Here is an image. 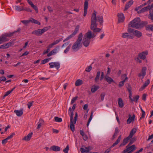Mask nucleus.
Masks as SVG:
<instances>
[{"label": "nucleus", "mask_w": 153, "mask_h": 153, "mask_svg": "<svg viewBox=\"0 0 153 153\" xmlns=\"http://www.w3.org/2000/svg\"><path fill=\"white\" fill-rule=\"evenodd\" d=\"M148 54V51H145L140 53L138 55V56L140 59H144L146 57V56Z\"/></svg>", "instance_id": "2eb2a0df"}, {"label": "nucleus", "mask_w": 153, "mask_h": 153, "mask_svg": "<svg viewBox=\"0 0 153 153\" xmlns=\"http://www.w3.org/2000/svg\"><path fill=\"white\" fill-rule=\"evenodd\" d=\"M68 114L70 115V121H73V117L74 116L73 111H72L71 108L70 107L69 109Z\"/></svg>", "instance_id": "cd10ccee"}, {"label": "nucleus", "mask_w": 153, "mask_h": 153, "mask_svg": "<svg viewBox=\"0 0 153 153\" xmlns=\"http://www.w3.org/2000/svg\"><path fill=\"white\" fill-rule=\"evenodd\" d=\"M94 37L95 36L94 34H92L91 32V31H89L85 34L84 38H91V37L94 38Z\"/></svg>", "instance_id": "f3484780"}, {"label": "nucleus", "mask_w": 153, "mask_h": 153, "mask_svg": "<svg viewBox=\"0 0 153 153\" xmlns=\"http://www.w3.org/2000/svg\"><path fill=\"white\" fill-rule=\"evenodd\" d=\"M49 65L50 68H55L57 69H58L60 67V63L58 62H50Z\"/></svg>", "instance_id": "1a4fd4ad"}, {"label": "nucleus", "mask_w": 153, "mask_h": 153, "mask_svg": "<svg viewBox=\"0 0 153 153\" xmlns=\"http://www.w3.org/2000/svg\"><path fill=\"white\" fill-rule=\"evenodd\" d=\"M50 51V49H49V48H48L47 47V50L46 51H44L43 53V54L45 55V54H46V53H48L49 51Z\"/></svg>", "instance_id": "338daca9"}, {"label": "nucleus", "mask_w": 153, "mask_h": 153, "mask_svg": "<svg viewBox=\"0 0 153 153\" xmlns=\"http://www.w3.org/2000/svg\"><path fill=\"white\" fill-rule=\"evenodd\" d=\"M151 6L152 4H151V5H148L147 6L144 7L141 9L140 10L138 11V13H141L145 12L148 10H149L150 9H151Z\"/></svg>", "instance_id": "f8f14e48"}, {"label": "nucleus", "mask_w": 153, "mask_h": 153, "mask_svg": "<svg viewBox=\"0 0 153 153\" xmlns=\"http://www.w3.org/2000/svg\"><path fill=\"white\" fill-rule=\"evenodd\" d=\"M125 82V80H122V81L120 82L119 84V87H120L123 86L124 85Z\"/></svg>", "instance_id": "5fc2aeb1"}, {"label": "nucleus", "mask_w": 153, "mask_h": 153, "mask_svg": "<svg viewBox=\"0 0 153 153\" xmlns=\"http://www.w3.org/2000/svg\"><path fill=\"white\" fill-rule=\"evenodd\" d=\"M105 95V93H102L100 95L101 100L102 101H103L104 99V97Z\"/></svg>", "instance_id": "8fccbe9b"}, {"label": "nucleus", "mask_w": 153, "mask_h": 153, "mask_svg": "<svg viewBox=\"0 0 153 153\" xmlns=\"http://www.w3.org/2000/svg\"><path fill=\"white\" fill-rule=\"evenodd\" d=\"M105 79L107 81L109 84H110L111 82H114V80L112 79H111V77H110L109 76H105Z\"/></svg>", "instance_id": "473e14b6"}, {"label": "nucleus", "mask_w": 153, "mask_h": 153, "mask_svg": "<svg viewBox=\"0 0 153 153\" xmlns=\"http://www.w3.org/2000/svg\"><path fill=\"white\" fill-rule=\"evenodd\" d=\"M20 4L22 6H15V9L16 10L18 11H21L22 10H24V7L22 6V5H23L24 4L23 3H21Z\"/></svg>", "instance_id": "6ab92c4d"}, {"label": "nucleus", "mask_w": 153, "mask_h": 153, "mask_svg": "<svg viewBox=\"0 0 153 153\" xmlns=\"http://www.w3.org/2000/svg\"><path fill=\"white\" fill-rule=\"evenodd\" d=\"M77 98L78 97L77 96L73 98L71 100V104H72L76 101Z\"/></svg>", "instance_id": "864d4df0"}, {"label": "nucleus", "mask_w": 153, "mask_h": 153, "mask_svg": "<svg viewBox=\"0 0 153 153\" xmlns=\"http://www.w3.org/2000/svg\"><path fill=\"white\" fill-rule=\"evenodd\" d=\"M21 22L24 24L26 25L29 23L30 22V19L28 20H22Z\"/></svg>", "instance_id": "09e8293b"}, {"label": "nucleus", "mask_w": 153, "mask_h": 153, "mask_svg": "<svg viewBox=\"0 0 153 153\" xmlns=\"http://www.w3.org/2000/svg\"><path fill=\"white\" fill-rule=\"evenodd\" d=\"M100 71H98L97 74V75L96 77L95 78L94 80L95 82H97L98 81V80L99 79V77L100 76Z\"/></svg>", "instance_id": "58836bf2"}, {"label": "nucleus", "mask_w": 153, "mask_h": 153, "mask_svg": "<svg viewBox=\"0 0 153 153\" xmlns=\"http://www.w3.org/2000/svg\"><path fill=\"white\" fill-rule=\"evenodd\" d=\"M149 83L150 81L149 79H148L146 81L143 85L140 88V91H142L149 84Z\"/></svg>", "instance_id": "5701e85b"}, {"label": "nucleus", "mask_w": 153, "mask_h": 153, "mask_svg": "<svg viewBox=\"0 0 153 153\" xmlns=\"http://www.w3.org/2000/svg\"><path fill=\"white\" fill-rule=\"evenodd\" d=\"M40 122L38 123V126L37 127V129H39L42 126V123L43 122V120H40Z\"/></svg>", "instance_id": "a18cd8bd"}, {"label": "nucleus", "mask_w": 153, "mask_h": 153, "mask_svg": "<svg viewBox=\"0 0 153 153\" xmlns=\"http://www.w3.org/2000/svg\"><path fill=\"white\" fill-rule=\"evenodd\" d=\"M14 112L18 117L21 116L23 114V110L22 109L15 110L14 111Z\"/></svg>", "instance_id": "a878e982"}, {"label": "nucleus", "mask_w": 153, "mask_h": 153, "mask_svg": "<svg viewBox=\"0 0 153 153\" xmlns=\"http://www.w3.org/2000/svg\"><path fill=\"white\" fill-rule=\"evenodd\" d=\"M82 46L81 40L78 39L76 41L73 45L72 49L74 51H76L80 48Z\"/></svg>", "instance_id": "39448f33"}, {"label": "nucleus", "mask_w": 153, "mask_h": 153, "mask_svg": "<svg viewBox=\"0 0 153 153\" xmlns=\"http://www.w3.org/2000/svg\"><path fill=\"white\" fill-rule=\"evenodd\" d=\"M136 140V139L135 138H133L130 139V142L128 144V145H130L132 144Z\"/></svg>", "instance_id": "4d7b16f0"}, {"label": "nucleus", "mask_w": 153, "mask_h": 153, "mask_svg": "<svg viewBox=\"0 0 153 153\" xmlns=\"http://www.w3.org/2000/svg\"><path fill=\"white\" fill-rule=\"evenodd\" d=\"M33 135V133L31 132L29 133L27 136H25L23 139V140L28 141L30 140Z\"/></svg>", "instance_id": "393cba45"}, {"label": "nucleus", "mask_w": 153, "mask_h": 153, "mask_svg": "<svg viewBox=\"0 0 153 153\" xmlns=\"http://www.w3.org/2000/svg\"><path fill=\"white\" fill-rule=\"evenodd\" d=\"M70 49V46H68V47H67L66 48V49H65V51H64V53H67L68 51H69V49Z\"/></svg>", "instance_id": "e2e57ef3"}, {"label": "nucleus", "mask_w": 153, "mask_h": 153, "mask_svg": "<svg viewBox=\"0 0 153 153\" xmlns=\"http://www.w3.org/2000/svg\"><path fill=\"white\" fill-rule=\"evenodd\" d=\"M118 17V22L119 23L123 22L125 19L123 14L122 13H118L117 15Z\"/></svg>", "instance_id": "4468645a"}, {"label": "nucleus", "mask_w": 153, "mask_h": 153, "mask_svg": "<svg viewBox=\"0 0 153 153\" xmlns=\"http://www.w3.org/2000/svg\"><path fill=\"white\" fill-rule=\"evenodd\" d=\"M21 29L19 28L16 31L12 33H5L1 36L0 38H6L7 37H11L13 36L16 37L20 33Z\"/></svg>", "instance_id": "f03ea898"}, {"label": "nucleus", "mask_w": 153, "mask_h": 153, "mask_svg": "<svg viewBox=\"0 0 153 153\" xmlns=\"http://www.w3.org/2000/svg\"><path fill=\"white\" fill-rule=\"evenodd\" d=\"M92 69V67L91 65H90L87 67L85 69V71L88 72H89Z\"/></svg>", "instance_id": "603ef678"}, {"label": "nucleus", "mask_w": 153, "mask_h": 153, "mask_svg": "<svg viewBox=\"0 0 153 153\" xmlns=\"http://www.w3.org/2000/svg\"><path fill=\"white\" fill-rule=\"evenodd\" d=\"M50 60V58L45 59L42 61L41 64H44L49 62Z\"/></svg>", "instance_id": "c03bdc74"}, {"label": "nucleus", "mask_w": 153, "mask_h": 153, "mask_svg": "<svg viewBox=\"0 0 153 153\" xmlns=\"http://www.w3.org/2000/svg\"><path fill=\"white\" fill-rule=\"evenodd\" d=\"M129 36V34L127 33H124L122 34V37L124 38H128Z\"/></svg>", "instance_id": "49530a36"}, {"label": "nucleus", "mask_w": 153, "mask_h": 153, "mask_svg": "<svg viewBox=\"0 0 153 153\" xmlns=\"http://www.w3.org/2000/svg\"><path fill=\"white\" fill-rule=\"evenodd\" d=\"M137 128H133L131 131L129 136L125 138L123 142L120 146V147L126 145L128 142V141L130 139L132 138L133 135L136 133L137 131Z\"/></svg>", "instance_id": "7ed1b4c3"}, {"label": "nucleus", "mask_w": 153, "mask_h": 153, "mask_svg": "<svg viewBox=\"0 0 153 153\" xmlns=\"http://www.w3.org/2000/svg\"><path fill=\"white\" fill-rule=\"evenodd\" d=\"M28 3L31 5V6L36 11V13H38V9L37 7L30 0H27Z\"/></svg>", "instance_id": "4be33fe9"}, {"label": "nucleus", "mask_w": 153, "mask_h": 153, "mask_svg": "<svg viewBox=\"0 0 153 153\" xmlns=\"http://www.w3.org/2000/svg\"><path fill=\"white\" fill-rule=\"evenodd\" d=\"M118 101L119 106L120 108H122L124 106V104L122 99L119 98L118 99Z\"/></svg>", "instance_id": "72a5a7b5"}, {"label": "nucleus", "mask_w": 153, "mask_h": 153, "mask_svg": "<svg viewBox=\"0 0 153 153\" xmlns=\"http://www.w3.org/2000/svg\"><path fill=\"white\" fill-rule=\"evenodd\" d=\"M32 33L36 35H40L42 34V33L41 29H39L33 32Z\"/></svg>", "instance_id": "7c9ffc66"}, {"label": "nucleus", "mask_w": 153, "mask_h": 153, "mask_svg": "<svg viewBox=\"0 0 153 153\" xmlns=\"http://www.w3.org/2000/svg\"><path fill=\"white\" fill-rule=\"evenodd\" d=\"M146 29L148 31H153V25H147L146 26Z\"/></svg>", "instance_id": "f704fd0d"}, {"label": "nucleus", "mask_w": 153, "mask_h": 153, "mask_svg": "<svg viewBox=\"0 0 153 153\" xmlns=\"http://www.w3.org/2000/svg\"><path fill=\"white\" fill-rule=\"evenodd\" d=\"M128 31L129 33H133L138 38L140 37L142 35V33L141 32L131 28H128Z\"/></svg>", "instance_id": "0eeeda50"}, {"label": "nucleus", "mask_w": 153, "mask_h": 153, "mask_svg": "<svg viewBox=\"0 0 153 153\" xmlns=\"http://www.w3.org/2000/svg\"><path fill=\"white\" fill-rule=\"evenodd\" d=\"M79 26H76L74 31L73 33L71 34L68 37V38H71L73 37L78 32L79 30Z\"/></svg>", "instance_id": "412c9836"}, {"label": "nucleus", "mask_w": 153, "mask_h": 153, "mask_svg": "<svg viewBox=\"0 0 153 153\" xmlns=\"http://www.w3.org/2000/svg\"><path fill=\"white\" fill-rule=\"evenodd\" d=\"M99 88V86L98 85H94L91 88V90L92 92H95Z\"/></svg>", "instance_id": "c756f323"}, {"label": "nucleus", "mask_w": 153, "mask_h": 153, "mask_svg": "<svg viewBox=\"0 0 153 153\" xmlns=\"http://www.w3.org/2000/svg\"><path fill=\"white\" fill-rule=\"evenodd\" d=\"M128 93L129 94V97H130V96H132V92L131 89L130 88H129V87H128Z\"/></svg>", "instance_id": "13d9d810"}, {"label": "nucleus", "mask_w": 153, "mask_h": 153, "mask_svg": "<svg viewBox=\"0 0 153 153\" xmlns=\"http://www.w3.org/2000/svg\"><path fill=\"white\" fill-rule=\"evenodd\" d=\"M146 67H143L141 72L138 74V76L142 79H143L146 75Z\"/></svg>", "instance_id": "9d476101"}, {"label": "nucleus", "mask_w": 153, "mask_h": 153, "mask_svg": "<svg viewBox=\"0 0 153 153\" xmlns=\"http://www.w3.org/2000/svg\"><path fill=\"white\" fill-rule=\"evenodd\" d=\"M88 107V104H85L84 105L83 107V109L84 110H87Z\"/></svg>", "instance_id": "052dcab7"}, {"label": "nucleus", "mask_w": 153, "mask_h": 153, "mask_svg": "<svg viewBox=\"0 0 153 153\" xmlns=\"http://www.w3.org/2000/svg\"><path fill=\"white\" fill-rule=\"evenodd\" d=\"M81 40V43L83 45L87 47L89 45L90 42V39H80Z\"/></svg>", "instance_id": "9b49d317"}, {"label": "nucleus", "mask_w": 153, "mask_h": 153, "mask_svg": "<svg viewBox=\"0 0 153 153\" xmlns=\"http://www.w3.org/2000/svg\"><path fill=\"white\" fill-rule=\"evenodd\" d=\"M82 84V81L80 79H79L76 81L75 85L76 86H78L81 85Z\"/></svg>", "instance_id": "e433bc0d"}, {"label": "nucleus", "mask_w": 153, "mask_h": 153, "mask_svg": "<svg viewBox=\"0 0 153 153\" xmlns=\"http://www.w3.org/2000/svg\"><path fill=\"white\" fill-rule=\"evenodd\" d=\"M54 120L56 122H60L62 121L61 118L58 117H54Z\"/></svg>", "instance_id": "79ce46f5"}, {"label": "nucleus", "mask_w": 153, "mask_h": 153, "mask_svg": "<svg viewBox=\"0 0 153 153\" xmlns=\"http://www.w3.org/2000/svg\"><path fill=\"white\" fill-rule=\"evenodd\" d=\"M12 42H9L7 43L4 44L3 45L4 47V49L7 48L10 46H11L12 45Z\"/></svg>", "instance_id": "ea45409f"}, {"label": "nucleus", "mask_w": 153, "mask_h": 153, "mask_svg": "<svg viewBox=\"0 0 153 153\" xmlns=\"http://www.w3.org/2000/svg\"><path fill=\"white\" fill-rule=\"evenodd\" d=\"M128 145L126 146V148L124 150L122 153H131L136 149L135 145H133L131 146Z\"/></svg>", "instance_id": "423d86ee"}, {"label": "nucleus", "mask_w": 153, "mask_h": 153, "mask_svg": "<svg viewBox=\"0 0 153 153\" xmlns=\"http://www.w3.org/2000/svg\"><path fill=\"white\" fill-rule=\"evenodd\" d=\"M60 148L58 146H53L51 147L50 149V150H53L54 151H59L60 150Z\"/></svg>", "instance_id": "bb28decb"}, {"label": "nucleus", "mask_w": 153, "mask_h": 153, "mask_svg": "<svg viewBox=\"0 0 153 153\" xmlns=\"http://www.w3.org/2000/svg\"><path fill=\"white\" fill-rule=\"evenodd\" d=\"M140 19L139 18H136L130 22L129 26L130 27L138 29L140 28Z\"/></svg>", "instance_id": "20e7f679"}, {"label": "nucleus", "mask_w": 153, "mask_h": 153, "mask_svg": "<svg viewBox=\"0 0 153 153\" xmlns=\"http://www.w3.org/2000/svg\"><path fill=\"white\" fill-rule=\"evenodd\" d=\"M78 114L76 112L75 114V116L74 118L73 121H70V128L72 131H74L75 130L74 124H76Z\"/></svg>", "instance_id": "6e6552de"}, {"label": "nucleus", "mask_w": 153, "mask_h": 153, "mask_svg": "<svg viewBox=\"0 0 153 153\" xmlns=\"http://www.w3.org/2000/svg\"><path fill=\"white\" fill-rule=\"evenodd\" d=\"M69 150V147L68 145L66 146V147L63 149V151L65 153H68Z\"/></svg>", "instance_id": "3c124183"}, {"label": "nucleus", "mask_w": 153, "mask_h": 153, "mask_svg": "<svg viewBox=\"0 0 153 153\" xmlns=\"http://www.w3.org/2000/svg\"><path fill=\"white\" fill-rule=\"evenodd\" d=\"M47 8L49 12H53V10L52 9L51 7L50 6H48L47 7Z\"/></svg>", "instance_id": "69168bd1"}, {"label": "nucleus", "mask_w": 153, "mask_h": 153, "mask_svg": "<svg viewBox=\"0 0 153 153\" xmlns=\"http://www.w3.org/2000/svg\"><path fill=\"white\" fill-rule=\"evenodd\" d=\"M0 80L2 81H4L6 80V78L4 76H2L0 77Z\"/></svg>", "instance_id": "774afa93"}, {"label": "nucleus", "mask_w": 153, "mask_h": 153, "mask_svg": "<svg viewBox=\"0 0 153 153\" xmlns=\"http://www.w3.org/2000/svg\"><path fill=\"white\" fill-rule=\"evenodd\" d=\"M139 97V96L138 95L135 96L133 99L131 98V96H130V97L129 96V98L131 101L132 102L134 101L135 102H137Z\"/></svg>", "instance_id": "2f4dec72"}, {"label": "nucleus", "mask_w": 153, "mask_h": 153, "mask_svg": "<svg viewBox=\"0 0 153 153\" xmlns=\"http://www.w3.org/2000/svg\"><path fill=\"white\" fill-rule=\"evenodd\" d=\"M34 101H32V102H29L27 104L28 108H30L31 107Z\"/></svg>", "instance_id": "6e6d98bb"}, {"label": "nucleus", "mask_w": 153, "mask_h": 153, "mask_svg": "<svg viewBox=\"0 0 153 153\" xmlns=\"http://www.w3.org/2000/svg\"><path fill=\"white\" fill-rule=\"evenodd\" d=\"M133 3V1L132 0H131L129 1L128 3L126 4L124 11L127 10L129 8V7L131 6Z\"/></svg>", "instance_id": "c85d7f7f"}, {"label": "nucleus", "mask_w": 153, "mask_h": 153, "mask_svg": "<svg viewBox=\"0 0 153 153\" xmlns=\"http://www.w3.org/2000/svg\"><path fill=\"white\" fill-rule=\"evenodd\" d=\"M90 149L89 147L85 146L80 148V151L82 153H91L90 151Z\"/></svg>", "instance_id": "ddd939ff"}, {"label": "nucleus", "mask_w": 153, "mask_h": 153, "mask_svg": "<svg viewBox=\"0 0 153 153\" xmlns=\"http://www.w3.org/2000/svg\"><path fill=\"white\" fill-rule=\"evenodd\" d=\"M129 117L127 120V124H130L131 122H133L134 121V118L135 117V115L133 114L132 117L131 116L130 114L128 115Z\"/></svg>", "instance_id": "a211bd4d"}, {"label": "nucleus", "mask_w": 153, "mask_h": 153, "mask_svg": "<svg viewBox=\"0 0 153 153\" xmlns=\"http://www.w3.org/2000/svg\"><path fill=\"white\" fill-rule=\"evenodd\" d=\"M147 4H148L147 3V2H146V3L143 4L142 5H141L140 6L138 7L135 8V10H137L139 9H140L142 7L145 6Z\"/></svg>", "instance_id": "37998d69"}, {"label": "nucleus", "mask_w": 153, "mask_h": 153, "mask_svg": "<svg viewBox=\"0 0 153 153\" xmlns=\"http://www.w3.org/2000/svg\"><path fill=\"white\" fill-rule=\"evenodd\" d=\"M58 52V49L56 48L47 54V56L49 57L52 55L55 54Z\"/></svg>", "instance_id": "b1692460"}, {"label": "nucleus", "mask_w": 153, "mask_h": 153, "mask_svg": "<svg viewBox=\"0 0 153 153\" xmlns=\"http://www.w3.org/2000/svg\"><path fill=\"white\" fill-rule=\"evenodd\" d=\"M8 140V138H7L6 139L3 140L2 141V143L3 144H5V143H7V140Z\"/></svg>", "instance_id": "bf43d9fd"}, {"label": "nucleus", "mask_w": 153, "mask_h": 153, "mask_svg": "<svg viewBox=\"0 0 153 153\" xmlns=\"http://www.w3.org/2000/svg\"><path fill=\"white\" fill-rule=\"evenodd\" d=\"M121 136H120L118 137L117 140L115 141V142L114 143L112 146V147H113L118 144L120 141L121 140Z\"/></svg>", "instance_id": "4c0bfd02"}, {"label": "nucleus", "mask_w": 153, "mask_h": 153, "mask_svg": "<svg viewBox=\"0 0 153 153\" xmlns=\"http://www.w3.org/2000/svg\"><path fill=\"white\" fill-rule=\"evenodd\" d=\"M24 10H25L28 12H31L32 10L29 8H25L24 7Z\"/></svg>", "instance_id": "680f3d73"}, {"label": "nucleus", "mask_w": 153, "mask_h": 153, "mask_svg": "<svg viewBox=\"0 0 153 153\" xmlns=\"http://www.w3.org/2000/svg\"><path fill=\"white\" fill-rule=\"evenodd\" d=\"M151 9L149 10V18L153 22V4H152Z\"/></svg>", "instance_id": "aec40b11"}, {"label": "nucleus", "mask_w": 153, "mask_h": 153, "mask_svg": "<svg viewBox=\"0 0 153 153\" xmlns=\"http://www.w3.org/2000/svg\"><path fill=\"white\" fill-rule=\"evenodd\" d=\"M49 28H50V27H45L43 28L42 29H41V30H42V33H44L45 32V31H47L48 30V29Z\"/></svg>", "instance_id": "de8ad7c7"}, {"label": "nucleus", "mask_w": 153, "mask_h": 153, "mask_svg": "<svg viewBox=\"0 0 153 153\" xmlns=\"http://www.w3.org/2000/svg\"><path fill=\"white\" fill-rule=\"evenodd\" d=\"M121 79L123 80H125V81H126V80L128 79V78L126 74H124L122 75L121 76Z\"/></svg>", "instance_id": "a19ab883"}, {"label": "nucleus", "mask_w": 153, "mask_h": 153, "mask_svg": "<svg viewBox=\"0 0 153 153\" xmlns=\"http://www.w3.org/2000/svg\"><path fill=\"white\" fill-rule=\"evenodd\" d=\"M88 2L87 0H85L84 4V11L83 16L85 17L87 14V10L88 6Z\"/></svg>", "instance_id": "dca6fc26"}, {"label": "nucleus", "mask_w": 153, "mask_h": 153, "mask_svg": "<svg viewBox=\"0 0 153 153\" xmlns=\"http://www.w3.org/2000/svg\"><path fill=\"white\" fill-rule=\"evenodd\" d=\"M142 112V114L141 115V117H140V120H141L142 118L144 117L145 115V111H143Z\"/></svg>", "instance_id": "0e129e2a"}, {"label": "nucleus", "mask_w": 153, "mask_h": 153, "mask_svg": "<svg viewBox=\"0 0 153 153\" xmlns=\"http://www.w3.org/2000/svg\"><path fill=\"white\" fill-rule=\"evenodd\" d=\"M98 21L100 24H102L103 22V17L101 16H96V13L95 10L91 15V24L90 28L91 30L95 32H99L101 29L97 28L98 25L97 21Z\"/></svg>", "instance_id": "f257e3e1"}, {"label": "nucleus", "mask_w": 153, "mask_h": 153, "mask_svg": "<svg viewBox=\"0 0 153 153\" xmlns=\"http://www.w3.org/2000/svg\"><path fill=\"white\" fill-rule=\"evenodd\" d=\"M148 24V22L147 21H143L141 22L140 21V28L144 27V26H146Z\"/></svg>", "instance_id": "c9c22d12"}]
</instances>
